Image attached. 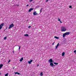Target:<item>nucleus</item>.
Segmentation results:
<instances>
[{
    "label": "nucleus",
    "mask_w": 76,
    "mask_h": 76,
    "mask_svg": "<svg viewBox=\"0 0 76 76\" xmlns=\"http://www.w3.org/2000/svg\"><path fill=\"white\" fill-rule=\"evenodd\" d=\"M54 42L53 43H52V45H54Z\"/></svg>",
    "instance_id": "33"
},
{
    "label": "nucleus",
    "mask_w": 76,
    "mask_h": 76,
    "mask_svg": "<svg viewBox=\"0 0 76 76\" xmlns=\"http://www.w3.org/2000/svg\"><path fill=\"white\" fill-rule=\"evenodd\" d=\"M3 65L2 64H0V69L2 68V67H3Z\"/></svg>",
    "instance_id": "9"
},
{
    "label": "nucleus",
    "mask_w": 76,
    "mask_h": 76,
    "mask_svg": "<svg viewBox=\"0 0 76 76\" xmlns=\"http://www.w3.org/2000/svg\"><path fill=\"white\" fill-rule=\"evenodd\" d=\"M5 76H8V73H7L5 75Z\"/></svg>",
    "instance_id": "18"
},
{
    "label": "nucleus",
    "mask_w": 76,
    "mask_h": 76,
    "mask_svg": "<svg viewBox=\"0 0 76 76\" xmlns=\"http://www.w3.org/2000/svg\"><path fill=\"white\" fill-rule=\"evenodd\" d=\"M32 61H33L32 60H31L30 61L31 62H32Z\"/></svg>",
    "instance_id": "31"
},
{
    "label": "nucleus",
    "mask_w": 76,
    "mask_h": 76,
    "mask_svg": "<svg viewBox=\"0 0 76 76\" xmlns=\"http://www.w3.org/2000/svg\"><path fill=\"white\" fill-rule=\"evenodd\" d=\"M7 39V37H5L4 38V39L5 40L6 39Z\"/></svg>",
    "instance_id": "17"
},
{
    "label": "nucleus",
    "mask_w": 76,
    "mask_h": 76,
    "mask_svg": "<svg viewBox=\"0 0 76 76\" xmlns=\"http://www.w3.org/2000/svg\"><path fill=\"white\" fill-rule=\"evenodd\" d=\"M65 54V52H63L62 54V56H64V54Z\"/></svg>",
    "instance_id": "12"
},
{
    "label": "nucleus",
    "mask_w": 76,
    "mask_h": 76,
    "mask_svg": "<svg viewBox=\"0 0 76 76\" xmlns=\"http://www.w3.org/2000/svg\"><path fill=\"white\" fill-rule=\"evenodd\" d=\"M49 61L50 63V66H52V67H54V64L53 63V59H50Z\"/></svg>",
    "instance_id": "1"
},
{
    "label": "nucleus",
    "mask_w": 76,
    "mask_h": 76,
    "mask_svg": "<svg viewBox=\"0 0 76 76\" xmlns=\"http://www.w3.org/2000/svg\"><path fill=\"white\" fill-rule=\"evenodd\" d=\"M14 26V24H13V23L11 24V25H10L9 27L8 28V29H11V28H13Z\"/></svg>",
    "instance_id": "4"
},
{
    "label": "nucleus",
    "mask_w": 76,
    "mask_h": 76,
    "mask_svg": "<svg viewBox=\"0 0 76 76\" xmlns=\"http://www.w3.org/2000/svg\"><path fill=\"white\" fill-rule=\"evenodd\" d=\"M54 37L55 38H56V39H59V37H57L56 36H55Z\"/></svg>",
    "instance_id": "13"
},
{
    "label": "nucleus",
    "mask_w": 76,
    "mask_h": 76,
    "mask_svg": "<svg viewBox=\"0 0 76 76\" xmlns=\"http://www.w3.org/2000/svg\"><path fill=\"white\" fill-rule=\"evenodd\" d=\"M13 53H14V51H13Z\"/></svg>",
    "instance_id": "35"
},
{
    "label": "nucleus",
    "mask_w": 76,
    "mask_h": 76,
    "mask_svg": "<svg viewBox=\"0 0 76 76\" xmlns=\"http://www.w3.org/2000/svg\"><path fill=\"white\" fill-rule=\"evenodd\" d=\"M15 66L13 68V69H15Z\"/></svg>",
    "instance_id": "34"
},
{
    "label": "nucleus",
    "mask_w": 76,
    "mask_h": 76,
    "mask_svg": "<svg viewBox=\"0 0 76 76\" xmlns=\"http://www.w3.org/2000/svg\"><path fill=\"white\" fill-rule=\"evenodd\" d=\"M42 9H43V8H42L41 9V10H40V13H41V12H42Z\"/></svg>",
    "instance_id": "15"
},
{
    "label": "nucleus",
    "mask_w": 76,
    "mask_h": 76,
    "mask_svg": "<svg viewBox=\"0 0 76 76\" xmlns=\"http://www.w3.org/2000/svg\"><path fill=\"white\" fill-rule=\"evenodd\" d=\"M58 21H59V22L60 21V19H59V18H58Z\"/></svg>",
    "instance_id": "19"
},
{
    "label": "nucleus",
    "mask_w": 76,
    "mask_h": 76,
    "mask_svg": "<svg viewBox=\"0 0 76 76\" xmlns=\"http://www.w3.org/2000/svg\"><path fill=\"white\" fill-rule=\"evenodd\" d=\"M69 34H70V32H66L63 34V37L64 38V37H65L66 35H69Z\"/></svg>",
    "instance_id": "2"
},
{
    "label": "nucleus",
    "mask_w": 76,
    "mask_h": 76,
    "mask_svg": "<svg viewBox=\"0 0 76 76\" xmlns=\"http://www.w3.org/2000/svg\"><path fill=\"white\" fill-rule=\"evenodd\" d=\"M74 53H75V54L76 55V50H75L74 51Z\"/></svg>",
    "instance_id": "21"
},
{
    "label": "nucleus",
    "mask_w": 76,
    "mask_h": 76,
    "mask_svg": "<svg viewBox=\"0 0 76 76\" xmlns=\"http://www.w3.org/2000/svg\"><path fill=\"white\" fill-rule=\"evenodd\" d=\"M28 6H29V5L28 4H27L26 5L27 7H28Z\"/></svg>",
    "instance_id": "30"
},
{
    "label": "nucleus",
    "mask_w": 76,
    "mask_h": 76,
    "mask_svg": "<svg viewBox=\"0 0 76 76\" xmlns=\"http://www.w3.org/2000/svg\"><path fill=\"white\" fill-rule=\"evenodd\" d=\"M24 36H25V37H29V35L28 34H24Z\"/></svg>",
    "instance_id": "11"
},
{
    "label": "nucleus",
    "mask_w": 76,
    "mask_h": 76,
    "mask_svg": "<svg viewBox=\"0 0 76 76\" xmlns=\"http://www.w3.org/2000/svg\"><path fill=\"white\" fill-rule=\"evenodd\" d=\"M17 6H19V5H17Z\"/></svg>",
    "instance_id": "37"
},
{
    "label": "nucleus",
    "mask_w": 76,
    "mask_h": 76,
    "mask_svg": "<svg viewBox=\"0 0 76 76\" xmlns=\"http://www.w3.org/2000/svg\"><path fill=\"white\" fill-rule=\"evenodd\" d=\"M34 10V9L32 8H30L28 12H31L32 10Z\"/></svg>",
    "instance_id": "7"
},
{
    "label": "nucleus",
    "mask_w": 76,
    "mask_h": 76,
    "mask_svg": "<svg viewBox=\"0 0 76 76\" xmlns=\"http://www.w3.org/2000/svg\"><path fill=\"white\" fill-rule=\"evenodd\" d=\"M10 62V60H9V61H8V63H9Z\"/></svg>",
    "instance_id": "26"
},
{
    "label": "nucleus",
    "mask_w": 76,
    "mask_h": 76,
    "mask_svg": "<svg viewBox=\"0 0 76 76\" xmlns=\"http://www.w3.org/2000/svg\"><path fill=\"white\" fill-rule=\"evenodd\" d=\"M3 25H4V23H2L0 25V30L2 29V28H3Z\"/></svg>",
    "instance_id": "5"
},
{
    "label": "nucleus",
    "mask_w": 76,
    "mask_h": 76,
    "mask_svg": "<svg viewBox=\"0 0 76 76\" xmlns=\"http://www.w3.org/2000/svg\"><path fill=\"white\" fill-rule=\"evenodd\" d=\"M33 1V0H30L29 1V2H31V1Z\"/></svg>",
    "instance_id": "22"
},
{
    "label": "nucleus",
    "mask_w": 76,
    "mask_h": 76,
    "mask_svg": "<svg viewBox=\"0 0 76 76\" xmlns=\"http://www.w3.org/2000/svg\"><path fill=\"white\" fill-rule=\"evenodd\" d=\"M20 46L19 47V49L20 50Z\"/></svg>",
    "instance_id": "27"
},
{
    "label": "nucleus",
    "mask_w": 76,
    "mask_h": 76,
    "mask_svg": "<svg viewBox=\"0 0 76 76\" xmlns=\"http://www.w3.org/2000/svg\"><path fill=\"white\" fill-rule=\"evenodd\" d=\"M18 75H21L20 73H19V72H18Z\"/></svg>",
    "instance_id": "29"
},
{
    "label": "nucleus",
    "mask_w": 76,
    "mask_h": 76,
    "mask_svg": "<svg viewBox=\"0 0 76 76\" xmlns=\"http://www.w3.org/2000/svg\"><path fill=\"white\" fill-rule=\"evenodd\" d=\"M37 66H39V65H37Z\"/></svg>",
    "instance_id": "36"
},
{
    "label": "nucleus",
    "mask_w": 76,
    "mask_h": 76,
    "mask_svg": "<svg viewBox=\"0 0 76 76\" xmlns=\"http://www.w3.org/2000/svg\"><path fill=\"white\" fill-rule=\"evenodd\" d=\"M53 64H55V65H57V64H58V63H56V62H54L53 63Z\"/></svg>",
    "instance_id": "14"
},
{
    "label": "nucleus",
    "mask_w": 76,
    "mask_h": 76,
    "mask_svg": "<svg viewBox=\"0 0 76 76\" xmlns=\"http://www.w3.org/2000/svg\"><path fill=\"white\" fill-rule=\"evenodd\" d=\"M60 23H62V22L61 21H60Z\"/></svg>",
    "instance_id": "32"
},
{
    "label": "nucleus",
    "mask_w": 76,
    "mask_h": 76,
    "mask_svg": "<svg viewBox=\"0 0 76 76\" xmlns=\"http://www.w3.org/2000/svg\"><path fill=\"white\" fill-rule=\"evenodd\" d=\"M48 0H46V2H48Z\"/></svg>",
    "instance_id": "28"
},
{
    "label": "nucleus",
    "mask_w": 76,
    "mask_h": 76,
    "mask_svg": "<svg viewBox=\"0 0 76 76\" xmlns=\"http://www.w3.org/2000/svg\"><path fill=\"white\" fill-rule=\"evenodd\" d=\"M40 75L41 76H43V74H42V72H41L40 73Z\"/></svg>",
    "instance_id": "16"
},
{
    "label": "nucleus",
    "mask_w": 76,
    "mask_h": 76,
    "mask_svg": "<svg viewBox=\"0 0 76 76\" xmlns=\"http://www.w3.org/2000/svg\"><path fill=\"white\" fill-rule=\"evenodd\" d=\"M58 46H59V43H58L57 45L56 46V49H57V48H58Z\"/></svg>",
    "instance_id": "8"
},
{
    "label": "nucleus",
    "mask_w": 76,
    "mask_h": 76,
    "mask_svg": "<svg viewBox=\"0 0 76 76\" xmlns=\"http://www.w3.org/2000/svg\"><path fill=\"white\" fill-rule=\"evenodd\" d=\"M33 15L34 16H35V15H38V13L36 11H35L33 12Z\"/></svg>",
    "instance_id": "6"
},
{
    "label": "nucleus",
    "mask_w": 76,
    "mask_h": 76,
    "mask_svg": "<svg viewBox=\"0 0 76 76\" xmlns=\"http://www.w3.org/2000/svg\"><path fill=\"white\" fill-rule=\"evenodd\" d=\"M28 62L29 64H31V62L30 61H28Z\"/></svg>",
    "instance_id": "20"
},
{
    "label": "nucleus",
    "mask_w": 76,
    "mask_h": 76,
    "mask_svg": "<svg viewBox=\"0 0 76 76\" xmlns=\"http://www.w3.org/2000/svg\"><path fill=\"white\" fill-rule=\"evenodd\" d=\"M31 26H29L28 27V28H31Z\"/></svg>",
    "instance_id": "24"
},
{
    "label": "nucleus",
    "mask_w": 76,
    "mask_h": 76,
    "mask_svg": "<svg viewBox=\"0 0 76 76\" xmlns=\"http://www.w3.org/2000/svg\"><path fill=\"white\" fill-rule=\"evenodd\" d=\"M69 7L70 8H72V7L71 6H69Z\"/></svg>",
    "instance_id": "25"
},
{
    "label": "nucleus",
    "mask_w": 76,
    "mask_h": 76,
    "mask_svg": "<svg viewBox=\"0 0 76 76\" xmlns=\"http://www.w3.org/2000/svg\"><path fill=\"white\" fill-rule=\"evenodd\" d=\"M67 30L66 27H61V31L62 32H64V31H66Z\"/></svg>",
    "instance_id": "3"
},
{
    "label": "nucleus",
    "mask_w": 76,
    "mask_h": 76,
    "mask_svg": "<svg viewBox=\"0 0 76 76\" xmlns=\"http://www.w3.org/2000/svg\"><path fill=\"white\" fill-rule=\"evenodd\" d=\"M15 75H16V74H18V72H15Z\"/></svg>",
    "instance_id": "23"
},
{
    "label": "nucleus",
    "mask_w": 76,
    "mask_h": 76,
    "mask_svg": "<svg viewBox=\"0 0 76 76\" xmlns=\"http://www.w3.org/2000/svg\"><path fill=\"white\" fill-rule=\"evenodd\" d=\"M23 60V57H22L20 60V61H22Z\"/></svg>",
    "instance_id": "10"
}]
</instances>
